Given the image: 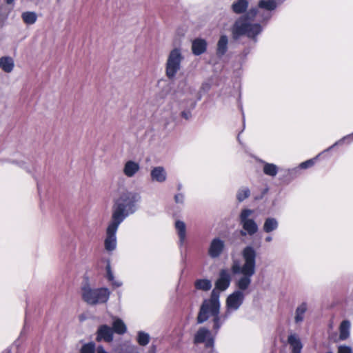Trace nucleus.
Returning a JSON list of instances; mask_svg holds the SVG:
<instances>
[{
  "instance_id": "obj_1",
  "label": "nucleus",
  "mask_w": 353,
  "mask_h": 353,
  "mask_svg": "<svg viewBox=\"0 0 353 353\" xmlns=\"http://www.w3.org/2000/svg\"><path fill=\"white\" fill-rule=\"evenodd\" d=\"M243 263L239 259L232 260L231 272L234 275H241L235 281L236 290L229 294L226 299V313L222 316L223 321L228 319L231 312L238 310L245 299L244 291L247 290L252 283V277L256 271L257 252L251 245L245 246L241 252Z\"/></svg>"
},
{
  "instance_id": "obj_2",
  "label": "nucleus",
  "mask_w": 353,
  "mask_h": 353,
  "mask_svg": "<svg viewBox=\"0 0 353 353\" xmlns=\"http://www.w3.org/2000/svg\"><path fill=\"white\" fill-rule=\"evenodd\" d=\"M258 14V8H252L235 20L231 27L232 37L234 40H238L241 37L245 36L252 43L256 44L258 42V37L263 31V27L260 23H252Z\"/></svg>"
},
{
  "instance_id": "obj_3",
  "label": "nucleus",
  "mask_w": 353,
  "mask_h": 353,
  "mask_svg": "<svg viewBox=\"0 0 353 353\" xmlns=\"http://www.w3.org/2000/svg\"><path fill=\"white\" fill-rule=\"evenodd\" d=\"M142 200L139 192L125 191L114 200L111 221L121 224L129 216L134 214L139 208Z\"/></svg>"
},
{
  "instance_id": "obj_4",
  "label": "nucleus",
  "mask_w": 353,
  "mask_h": 353,
  "mask_svg": "<svg viewBox=\"0 0 353 353\" xmlns=\"http://www.w3.org/2000/svg\"><path fill=\"white\" fill-rule=\"evenodd\" d=\"M110 294L108 288H94L90 282L88 276L83 277L81 285V296L88 305L94 306L105 304L108 301Z\"/></svg>"
},
{
  "instance_id": "obj_5",
  "label": "nucleus",
  "mask_w": 353,
  "mask_h": 353,
  "mask_svg": "<svg viewBox=\"0 0 353 353\" xmlns=\"http://www.w3.org/2000/svg\"><path fill=\"white\" fill-rule=\"evenodd\" d=\"M232 276L229 270L223 268L219 270V276L214 283V288L210 294L211 302L220 303V293L225 291L230 285Z\"/></svg>"
},
{
  "instance_id": "obj_6",
  "label": "nucleus",
  "mask_w": 353,
  "mask_h": 353,
  "mask_svg": "<svg viewBox=\"0 0 353 353\" xmlns=\"http://www.w3.org/2000/svg\"><path fill=\"white\" fill-rule=\"evenodd\" d=\"M253 213V210L243 208L239 214V221L242 227V230H240L239 233L242 236L246 235L253 236L259 230L256 222L254 219L250 218V216L252 215Z\"/></svg>"
},
{
  "instance_id": "obj_7",
  "label": "nucleus",
  "mask_w": 353,
  "mask_h": 353,
  "mask_svg": "<svg viewBox=\"0 0 353 353\" xmlns=\"http://www.w3.org/2000/svg\"><path fill=\"white\" fill-rule=\"evenodd\" d=\"M183 59V56L179 48H175L170 52L165 63V75L170 80H172L176 77L181 68Z\"/></svg>"
},
{
  "instance_id": "obj_8",
  "label": "nucleus",
  "mask_w": 353,
  "mask_h": 353,
  "mask_svg": "<svg viewBox=\"0 0 353 353\" xmlns=\"http://www.w3.org/2000/svg\"><path fill=\"white\" fill-rule=\"evenodd\" d=\"M193 343L195 345L204 344L205 348L208 350V353H218L214 349L215 337L205 327H199L195 332Z\"/></svg>"
},
{
  "instance_id": "obj_9",
  "label": "nucleus",
  "mask_w": 353,
  "mask_h": 353,
  "mask_svg": "<svg viewBox=\"0 0 353 353\" xmlns=\"http://www.w3.org/2000/svg\"><path fill=\"white\" fill-rule=\"evenodd\" d=\"M119 223L110 220L106 228V236L104 240V247L106 251L112 252L117 248V232Z\"/></svg>"
},
{
  "instance_id": "obj_10",
  "label": "nucleus",
  "mask_w": 353,
  "mask_h": 353,
  "mask_svg": "<svg viewBox=\"0 0 353 353\" xmlns=\"http://www.w3.org/2000/svg\"><path fill=\"white\" fill-rule=\"evenodd\" d=\"M226 248L225 242L219 236L213 238L209 244L208 248V254L212 259L219 258L224 252Z\"/></svg>"
},
{
  "instance_id": "obj_11",
  "label": "nucleus",
  "mask_w": 353,
  "mask_h": 353,
  "mask_svg": "<svg viewBox=\"0 0 353 353\" xmlns=\"http://www.w3.org/2000/svg\"><path fill=\"white\" fill-rule=\"evenodd\" d=\"M300 175L299 168L296 167L288 169L281 168L279 179L282 183L288 185Z\"/></svg>"
},
{
  "instance_id": "obj_12",
  "label": "nucleus",
  "mask_w": 353,
  "mask_h": 353,
  "mask_svg": "<svg viewBox=\"0 0 353 353\" xmlns=\"http://www.w3.org/2000/svg\"><path fill=\"white\" fill-rule=\"evenodd\" d=\"M114 330L106 324L101 325L98 327L96 332V341L98 342L104 341L110 343L113 341Z\"/></svg>"
},
{
  "instance_id": "obj_13",
  "label": "nucleus",
  "mask_w": 353,
  "mask_h": 353,
  "mask_svg": "<svg viewBox=\"0 0 353 353\" xmlns=\"http://www.w3.org/2000/svg\"><path fill=\"white\" fill-rule=\"evenodd\" d=\"M212 308L211 298L205 299L200 306L196 317L198 324L203 323L209 319V313L212 314Z\"/></svg>"
},
{
  "instance_id": "obj_14",
  "label": "nucleus",
  "mask_w": 353,
  "mask_h": 353,
  "mask_svg": "<svg viewBox=\"0 0 353 353\" xmlns=\"http://www.w3.org/2000/svg\"><path fill=\"white\" fill-rule=\"evenodd\" d=\"M254 159L257 163L263 165V172L265 175L274 178L280 172L281 169L276 164L267 162L256 157Z\"/></svg>"
},
{
  "instance_id": "obj_15",
  "label": "nucleus",
  "mask_w": 353,
  "mask_h": 353,
  "mask_svg": "<svg viewBox=\"0 0 353 353\" xmlns=\"http://www.w3.org/2000/svg\"><path fill=\"white\" fill-rule=\"evenodd\" d=\"M208 48V42L205 39L196 38L192 41L191 50L195 56H200L206 52Z\"/></svg>"
},
{
  "instance_id": "obj_16",
  "label": "nucleus",
  "mask_w": 353,
  "mask_h": 353,
  "mask_svg": "<svg viewBox=\"0 0 353 353\" xmlns=\"http://www.w3.org/2000/svg\"><path fill=\"white\" fill-rule=\"evenodd\" d=\"M150 179L153 182L164 183L167 179V172L163 166H156L150 170Z\"/></svg>"
},
{
  "instance_id": "obj_17",
  "label": "nucleus",
  "mask_w": 353,
  "mask_h": 353,
  "mask_svg": "<svg viewBox=\"0 0 353 353\" xmlns=\"http://www.w3.org/2000/svg\"><path fill=\"white\" fill-rule=\"evenodd\" d=\"M212 316L213 317L212 328L216 334L222 325V322H221V317L219 316L221 304L220 303L217 302H212Z\"/></svg>"
},
{
  "instance_id": "obj_18",
  "label": "nucleus",
  "mask_w": 353,
  "mask_h": 353,
  "mask_svg": "<svg viewBox=\"0 0 353 353\" xmlns=\"http://www.w3.org/2000/svg\"><path fill=\"white\" fill-rule=\"evenodd\" d=\"M288 343L290 345L291 353H301L303 344L296 334L293 333L289 334L288 336Z\"/></svg>"
},
{
  "instance_id": "obj_19",
  "label": "nucleus",
  "mask_w": 353,
  "mask_h": 353,
  "mask_svg": "<svg viewBox=\"0 0 353 353\" xmlns=\"http://www.w3.org/2000/svg\"><path fill=\"white\" fill-rule=\"evenodd\" d=\"M140 170V165L133 160L127 161L123 166V174L129 178L133 177Z\"/></svg>"
},
{
  "instance_id": "obj_20",
  "label": "nucleus",
  "mask_w": 353,
  "mask_h": 353,
  "mask_svg": "<svg viewBox=\"0 0 353 353\" xmlns=\"http://www.w3.org/2000/svg\"><path fill=\"white\" fill-rule=\"evenodd\" d=\"M228 49V37L225 34L221 35L216 44V54L217 57L222 58Z\"/></svg>"
},
{
  "instance_id": "obj_21",
  "label": "nucleus",
  "mask_w": 353,
  "mask_h": 353,
  "mask_svg": "<svg viewBox=\"0 0 353 353\" xmlns=\"http://www.w3.org/2000/svg\"><path fill=\"white\" fill-rule=\"evenodd\" d=\"M279 221L277 219L272 216H268L265 219L263 225V231L265 233L269 234L279 228Z\"/></svg>"
},
{
  "instance_id": "obj_22",
  "label": "nucleus",
  "mask_w": 353,
  "mask_h": 353,
  "mask_svg": "<svg viewBox=\"0 0 353 353\" xmlns=\"http://www.w3.org/2000/svg\"><path fill=\"white\" fill-rule=\"evenodd\" d=\"M351 323L349 320H343L339 325V336L340 341H345L350 337Z\"/></svg>"
},
{
  "instance_id": "obj_23",
  "label": "nucleus",
  "mask_w": 353,
  "mask_h": 353,
  "mask_svg": "<svg viewBox=\"0 0 353 353\" xmlns=\"http://www.w3.org/2000/svg\"><path fill=\"white\" fill-rule=\"evenodd\" d=\"M248 0H236L232 4V10L237 14H243L246 12L248 8Z\"/></svg>"
},
{
  "instance_id": "obj_24",
  "label": "nucleus",
  "mask_w": 353,
  "mask_h": 353,
  "mask_svg": "<svg viewBox=\"0 0 353 353\" xmlns=\"http://www.w3.org/2000/svg\"><path fill=\"white\" fill-rule=\"evenodd\" d=\"M14 62L12 57L3 56L0 58V68L5 72L10 73L13 70Z\"/></svg>"
},
{
  "instance_id": "obj_25",
  "label": "nucleus",
  "mask_w": 353,
  "mask_h": 353,
  "mask_svg": "<svg viewBox=\"0 0 353 353\" xmlns=\"http://www.w3.org/2000/svg\"><path fill=\"white\" fill-rule=\"evenodd\" d=\"M307 310V304L306 302L301 303L295 310L294 322L296 324L302 323L305 318V314Z\"/></svg>"
},
{
  "instance_id": "obj_26",
  "label": "nucleus",
  "mask_w": 353,
  "mask_h": 353,
  "mask_svg": "<svg viewBox=\"0 0 353 353\" xmlns=\"http://www.w3.org/2000/svg\"><path fill=\"white\" fill-rule=\"evenodd\" d=\"M174 227L179 238L180 244L182 245L186 238V225L185 223L181 220H176Z\"/></svg>"
},
{
  "instance_id": "obj_27",
  "label": "nucleus",
  "mask_w": 353,
  "mask_h": 353,
  "mask_svg": "<svg viewBox=\"0 0 353 353\" xmlns=\"http://www.w3.org/2000/svg\"><path fill=\"white\" fill-rule=\"evenodd\" d=\"M281 3L279 0H260L258 3L259 8L263 9L266 11H273L277 8V2ZM283 1H282L283 3Z\"/></svg>"
},
{
  "instance_id": "obj_28",
  "label": "nucleus",
  "mask_w": 353,
  "mask_h": 353,
  "mask_svg": "<svg viewBox=\"0 0 353 353\" xmlns=\"http://www.w3.org/2000/svg\"><path fill=\"white\" fill-rule=\"evenodd\" d=\"M112 330L114 333L122 335L127 331V327L122 319L120 318H116L112 322Z\"/></svg>"
},
{
  "instance_id": "obj_29",
  "label": "nucleus",
  "mask_w": 353,
  "mask_h": 353,
  "mask_svg": "<svg viewBox=\"0 0 353 353\" xmlns=\"http://www.w3.org/2000/svg\"><path fill=\"white\" fill-rule=\"evenodd\" d=\"M212 282L208 279H199L194 281V287L198 290L207 292L212 288Z\"/></svg>"
},
{
  "instance_id": "obj_30",
  "label": "nucleus",
  "mask_w": 353,
  "mask_h": 353,
  "mask_svg": "<svg viewBox=\"0 0 353 353\" xmlns=\"http://www.w3.org/2000/svg\"><path fill=\"white\" fill-rule=\"evenodd\" d=\"M251 194L250 190L248 187L242 186L236 192V200L241 203L250 197Z\"/></svg>"
},
{
  "instance_id": "obj_31",
  "label": "nucleus",
  "mask_w": 353,
  "mask_h": 353,
  "mask_svg": "<svg viewBox=\"0 0 353 353\" xmlns=\"http://www.w3.org/2000/svg\"><path fill=\"white\" fill-rule=\"evenodd\" d=\"M353 141V132L343 137L341 139L336 141L333 145L324 150V152H329L337 145H342L344 143L350 144Z\"/></svg>"
},
{
  "instance_id": "obj_32",
  "label": "nucleus",
  "mask_w": 353,
  "mask_h": 353,
  "mask_svg": "<svg viewBox=\"0 0 353 353\" xmlns=\"http://www.w3.org/2000/svg\"><path fill=\"white\" fill-rule=\"evenodd\" d=\"M21 18L24 23L28 25H32L36 22L37 16L34 12L28 11L22 13Z\"/></svg>"
},
{
  "instance_id": "obj_33",
  "label": "nucleus",
  "mask_w": 353,
  "mask_h": 353,
  "mask_svg": "<svg viewBox=\"0 0 353 353\" xmlns=\"http://www.w3.org/2000/svg\"><path fill=\"white\" fill-rule=\"evenodd\" d=\"M150 340V334L144 331H139L137 335V341L141 346L147 345Z\"/></svg>"
},
{
  "instance_id": "obj_34",
  "label": "nucleus",
  "mask_w": 353,
  "mask_h": 353,
  "mask_svg": "<svg viewBox=\"0 0 353 353\" xmlns=\"http://www.w3.org/2000/svg\"><path fill=\"white\" fill-rule=\"evenodd\" d=\"M97 349L95 343L90 341L83 344L79 350V353H95Z\"/></svg>"
},
{
  "instance_id": "obj_35",
  "label": "nucleus",
  "mask_w": 353,
  "mask_h": 353,
  "mask_svg": "<svg viewBox=\"0 0 353 353\" xmlns=\"http://www.w3.org/2000/svg\"><path fill=\"white\" fill-rule=\"evenodd\" d=\"M325 152H324V150L319 154L316 157L314 158H312V159H308L305 161H303L302 163H301L299 166L296 167V168H299V172H301V170H303V169H307L309 168H311L312 167L315 162H316V160L318 159V157L323 153H325Z\"/></svg>"
},
{
  "instance_id": "obj_36",
  "label": "nucleus",
  "mask_w": 353,
  "mask_h": 353,
  "mask_svg": "<svg viewBox=\"0 0 353 353\" xmlns=\"http://www.w3.org/2000/svg\"><path fill=\"white\" fill-rule=\"evenodd\" d=\"M196 105V101L188 99L183 101L181 103V108L190 110V111H192L195 108Z\"/></svg>"
},
{
  "instance_id": "obj_37",
  "label": "nucleus",
  "mask_w": 353,
  "mask_h": 353,
  "mask_svg": "<svg viewBox=\"0 0 353 353\" xmlns=\"http://www.w3.org/2000/svg\"><path fill=\"white\" fill-rule=\"evenodd\" d=\"M259 15L260 17V23H263L265 25H266L268 23V21L272 17V14L269 11H263L262 12H259Z\"/></svg>"
},
{
  "instance_id": "obj_38",
  "label": "nucleus",
  "mask_w": 353,
  "mask_h": 353,
  "mask_svg": "<svg viewBox=\"0 0 353 353\" xmlns=\"http://www.w3.org/2000/svg\"><path fill=\"white\" fill-rule=\"evenodd\" d=\"M252 50L251 47H245L239 54V58L243 63H244L247 59L248 55L250 53Z\"/></svg>"
},
{
  "instance_id": "obj_39",
  "label": "nucleus",
  "mask_w": 353,
  "mask_h": 353,
  "mask_svg": "<svg viewBox=\"0 0 353 353\" xmlns=\"http://www.w3.org/2000/svg\"><path fill=\"white\" fill-rule=\"evenodd\" d=\"M106 279L108 281L114 280V274L111 269L110 262L108 261L105 267Z\"/></svg>"
},
{
  "instance_id": "obj_40",
  "label": "nucleus",
  "mask_w": 353,
  "mask_h": 353,
  "mask_svg": "<svg viewBox=\"0 0 353 353\" xmlns=\"http://www.w3.org/2000/svg\"><path fill=\"white\" fill-rule=\"evenodd\" d=\"M174 202L176 204L183 205L185 202V195L183 193L179 192L174 196Z\"/></svg>"
},
{
  "instance_id": "obj_41",
  "label": "nucleus",
  "mask_w": 353,
  "mask_h": 353,
  "mask_svg": "<svg viewBox=\"0 0 353 353\" xmlns=\"http://www.w3.org/2000/svg\"><path fill=\"white\" fill-rule=\"evenodd\" d=\"M337 353H352V349L348 345H340L338 346Z\"/></svg>"
},
{
  "instance_id": "obj_42",
  "label": "nucleus",
  "mask_w": 353,
  "mask_h": 353,
  "mask_svg": "<svg viewBox=\"0 0 353 353\" xmlns=\"http://www.w3.org/2000/svg\"><path fill=\"white\" fill-rule=\"evenodd\" d=\"M13 164H16L17 165H18L19 167L23 168V169H25L28 172H30V170H29V168H28V166L26 165V163L24 162V161H10Z\"/></svg>"
},
{
  "instance_id": "obj_43",
  "label": "nucleus",
  "mask_w": 353,
  "mask_h": 353,
  "mask_svg": "<svg viewBox=\"0 0 353 353\" xmlns=\"http://www.w3.org/2000/svg\"><path fill=\"white\" fill-rule=\"evenodd\" d=\"M192 111H190V110L183 109L181 112V116L185 120H189L192 117Z\"/></svg>"
},
{
  "instance_id": "obj_44",
  "label": "nucleus",
  "mask_w": 353,
  "mask_h": 353,
  "mask_svg": "<svg viewBox=\"0 0 353 353\" xmlns=\"http://www.w3.org/2000/svg\"><path fill=\"white\" fill-rule=\"evenodd\" d=\"M211 88L210 83L208 82H204L202 83L201 87L200 88V91L202 92H208Z\"/></svg>"
},
{
  "instance_id": "obj_45",
  "label": "nucleus",
  "mask_w": 353,
  "mask_h": 353,
  "mask_svg": "<svg viewBox=\"0 0 353 353\" xmlns=\"http://www.w3.org/2000/svg\"><path fill=\"white\" fill-rule=\"evenodd\" d=\"M110 282H111L113 288H119L123 285V282L121 281L115 280L114 279L113 281H110Z\"/></svg>"
},
{
  "instance_id": "obj_46",
  "label": "nucleus",
  "mask_w": 353,
  "mask_h": 353,
  "mask_svg": "<svg viewBox=\"0 0 353 353\" xmlns=\"http://www.w3.org/2000/svg\"><path fill=\"white\" fill-rule=\"evenodd\" d=\"M97 353H109L105 350L102 345H99L97 349Z\"/></svg>"
},
{
  "instance_id": "obj_47",
  "label": "nucleus",
  "mask_w": 353,
  "mask_h": 353,
  "mask_svg": "<svg viewBox=\"0 0 353 353\" xmlns=\"http://www.w3.org/2000/svg\"><path fill=\"white\" fill-rule=\"evenodd\" d=\"M157 352V346L155 345H152L150 347V350L148 353H156Z\"/></svg>"
},
{
  "instance_id": "obj_48",
  "label": "nucleus",
  "mask_w": 353,
  "mask_h": 353,
  "mask_svg": "<svg viewBox=\"0 0 353 353\" xmlns=\"http://www.w3.org/2000/svg\"><path fill=\"white\" fill-rule=\"evenodd\" d=\"M26 327H27V321L26 320L23 328L22 331L21 332V334H20L21 336L25 334L26 330Z\"/></svg>"
},
{
  "instance_id": "obj_49",
  "label": "nucleus",
  "mask_w": 353,
  "mask_h": 353,
  "mask_svg": "<svg viewBox=\"0 0 353 353\" xmlns=\"http://www.w3.org/2000/svg\"><path fill=\"white\" fill-rule=\"evenodd\" d=\"M265 241V242H271L272 241V237L271 236H267Z\"/></svg>"
},
{
  "instance_id": "obj_50",
  "label": "nucleus",
  "mask_w": 353,
  "mask_h": 353,
  "mask_svg": "<svg viewBox=\"0 0 353 353\" xmlns=\"http://www.w3.org/2000/svg\"><path fill=\"white\" fill-rule=\"evenodd\" d=\"M183 188V185L181 183H179L177 185H176V189L177 190L180 191Z\"/></svg>"
},
{
  "instance_id": "obj_51",
  "label": "nucleus",
  "mask_w": 353,
  "mask_h": 353,
  "mask_svg": "<svg viewBox=\"0 0 353 353\" xmlns=\"http://www.w3.org/2000/svg\"><path fill=\"white\" fill-rule=\"evenodd\" d=\"M14 0H5V2L8 4V5H12L14 3Z\"/></svg>"
},
{
  "instance_id": "obj_52",
  "label": "nucleus",
  "mask_w": 353,
  "mask_h": 353,
  "mask_svg": "<svg viewBox=\"0 0 353 353\" xmlns=\"http://www.w3.org/2000/svg\"><path fill=\"white\" fill-rule=\"evenodd\" d=\"M202 92H201L199 90V93H198V95H197V101H200L202 98V94H201Z\"/></svg>"
},
{
  "instance_id": "obj_53",
  "label": "nucleus",
  "mask_w": 353,
  "mask_h": 353,
  "mask_svg": "<svg viewBox=\"0 0 353 353\" xmlns=\"http://www.w3.org/2000/svg\"><path fill=\"white\" fill-rule=\"evenodd\" d=\"M19 341V339H17L14 341V343H15V344L18 343Z\"/></svg>"
},
{
  "instance_id": "obj_54",
  "label": "nucleus",
  "mask_w": 353,
  "mask_h": 353,
  "mask_svg": "<svg viewBox=\"0 0 353 353\" xmlns=\"http://www.w3.org/2000/svg\"><path fill=\"white\" fill-rule=\"evenodd\" d=\"M237 139H238V141L240 142L239 135L238 136Z\"/></svg>"
},
{
  "instance_id": "obj_55",
  "label": "nucleus",
  "mask_w": 353,
  "mask_h": 353,
  "mask_svg": "<svg viewBox=\"0 0 353 353\" xmlns=\"http://www.w3.org/2000/svg\"><path fill=\"white\" fill-rule=\"evenodd\" d=\"M281 2L284 1L285 0H279Z\"/></svg>"
},
{
  "instance_id": "obj_56",
  "label": "nucleus",
  "mask_w": 353,
  "mask_h": 353,
  "mask_svg": "<svg viewBox=\"0 0 353 353\" xmlns=\"http://www.w3.org/2000/svg\"><path fill=\"white\" fill-rule=\"evenodd\" d=\"M281 2L284 1L285 0H279Z\"/></svg>"
},
{
  "instance_id": "obj_57",
  "label": "nucleus",
  "mask_w": 353,
  "mask_h": 353,
  "mask_svg": "<svg viewBox=\"0 0 353 353\" xmlns=\"http://www.w3.org/2000/svg\"><path fill=\"white\" fill-rule=\"evenodd\" d=\"M327 353H332V352H327Z\"/></svg>"
}]
</instances>
